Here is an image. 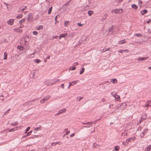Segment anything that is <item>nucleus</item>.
Wrapping results in <instances>:
<instances>
[{"instance_id":"obj_4","label":"nucleus","mask_w":151,"mask_h":151,"mask_svg":"<svg viewBox=\"0 0 151 151\" xmlns=\"http://www.w3.org/2000/svg\"><path fill=\"white\" fill-rule=\"evenodd\" d=\"M44 83L45 85H47L48 86L50 85H52V80H48L47 81H46Z\"/></svg>"},{"instance_id":"obj_22","label":"nucleus","mask_w":151,"mask_h":151,"mask_svg":"<svg viewBox=\"0 0 151 151\" xmlns=\"http://www.w3.org/2000/svg\"><path fill=\"white\" fill-rule=\"evenodd\" d=\"M132 7L135 9H137V6L135 4H133L132 5Z\"/></svg>"},{"instance_id":"obj_36","label":"nucleus","mask_w":151,"mask_h":151,"mask_svg":"<svg viewBox=\"0 0 151 151\" xmlns=\"http://www.w3.org/2000/svg\"><path fill=\"white\" fill-rule=\"evenodd\" d=\"M30 129V127H27V129L25 130V133H26Z\"/></svg>"},{"instance_id":"obj_46","label":"nucleus","mask_w":151,"mask_h":151,"mask_svg":"<svg viewBox=\"0 0 151 151\" xmlns=\"http://www.w3.org/2000/svg\"><path fill=\"white\" fill-rule=\"evenodd\" d=\"M35 60L36 61V62L37 63H39L40 62V60L39 59H36Z\"/></svg>"},{"instance_id":"obj_34","label":"nucleus","mask_w":151,"mask_h":151,"mask_svg":"<svg viewBox=\"0 0 151 151\" xmlns=\"http://www.w3.org/2000/svg\"><path fill=\"white\" fill-rule=\"evenodd\" d=\"M115 150L116 151H118L119 148V147L118 146H116L114 147Z\"/></svg>"},{"instance_id":"obj_54","label":"nucleus","mask_w":151,"mask_h":151,"mask_svg":"<svg viewBox=\"0 0 151 151\" xmlns=\"http://www.w3.org/2000/svg\"><path fill=\"white\" fill-rule=\"evenodd\" d=\"M106 50H105V49H104L101 50V52H106Z\"/></svg>"},{"instance_id":"obj_26","label":"nucleus","mask_w":151,"mask_h":151,"mask_svg":"<svg viewBox=\"0 0 151 151\" xmlns=\"http://www.w3.org/2000/svg\"><path fill=\"white\" fill-rule=\"evenodd\" d=\"M85 69L84 68H82L80 72V74H82L83 72L84 71Z\"/></svg>"},{"instance_id":"obj_56","label":"nucleus","mask_w":151,"mask_h":151,"mask_svg":"<svg viewBox=\"0 0 151 151\" xmlns=\"http://www.w3.org/2000/svg\"><path fill=\"white\" fill-rule=\"evenodd\" d=\"M151 102V100H148L147 102V104H149Z\"/></svg>"},{"instance_id":"obj_6","label":"nucleus","mask_w":151,"mask_h":151,"mask_svg":"<svg viewBox=\"0 0 151 151\" xmlns=\"http://www.w3.org/2000/svg\"><path fill=\"white\" fill-rule=\"evenodd\" d=\"M32 18V14L31 13H30L28 16L27 22H29Z\"/></svg>"},{"instance_id":"obj_16","label":"nucleus","mask_w":151,"mask_h":151,"mask_svg":"<svg viewBox=\"0 0 151 151\" xmlns=\"http://www.w3.org/2000/svg\"><path fill=\"white\" fill-rule=\"evenodd\" d=\"M147 12V10L144 9L141 11L140 13L142 15H143Z\"/></svg>"},{"instance_id":"obj_29","label":"nucleus","mask_w":151,"mask_h":151,"mask_svg":"<svg viewBox=\"0 0 151 151\" xmlns=\"http://www.w3.org/2000/svg\"><path fill=\"white\" fill-rule=\"evenodd\" d=\"M52 7H50V8H49L48 11V13L49 14H50V13L51 12L52 10Z\"/></svg>"},{"instance_id":"obj_20","label":"nucleus","mask_w":151,"mask_h":151,"mask_svg":"<svg viewBox=\"0 0 151 151\" xmlns=\"http://www.w3.org/2000/svg\"><path fill=\"white\" fill-rule=\"evenodd\" d=\"M88 14L89 16H91L93 14V11L89 10L88 11Z\"/></svg>"},{"instance_id":"obj_5","label":"nucleus","mask_w":151,"mask_h":151,"mask_svg":"<svg viewBox=\"0 0 151 151\" xmlns=\"http://www.w3.org/2000/svg\"><path fill=\"white\" fill-rule=\"evenodd\" d=\"M127 130H124L123 132H122L121 134V136L124 137L126 136L127 135Z\"/></svg>"},{"instance_id":"obj_3","label":"nucleus","mask_w":151,"mask_h":151,"mask_svg":"<svg viewBox=\"0 0 151 151\" xmlns=\"http://www.w3.org/2000/svg\"><path fill=\"white\" fill-rule=\"evenodd\" d=\"M15 19H10L9 21H7V23L11 25H12L14 24V21Z\"/></svg>"},{"instance_id":"obj_35","label":"nucleus","mask_w":151,"mask_h":151,"mask_svg":"<svg viewBox=\"0 0 151 151\" xmlns=\"http://www.w3.org/2000/svg\"><path fill=\"white\" fill-rule=\"evenodd\" d=\"M41 126H40L39 127L36 128L35 129H36V130H37V131H40L41 130Z\"/></svg>"},{"instance_id":"obj_11","label":"nucleus","mask_w":151,"mask_h":151,"mask_svg":"<svg viewBox=\"0 0 151 151\" xmlns=\"http://www.w3.org/2000/svg\"><path fill=\"white\" fill-rule=\"evenodd\" d=\"M36 70H34L31 72V73L30 74V76H31V78H33L34 77L35 74V73Z\"/></svg>"},{"instance_id":"obj_1","label":"nucleus","mask_w":151,"mask_h":151,"mask_svg":"<svg viewBox=\"0 0 151 151\" xmlns=\"http://www.w3.org/2000/svg\"><path fill=\"white\" fill-rule=\"evenodd\" d=\"M112 13H114L115 14L121 13L122 12V9H115L114 10H112L111 11Z\"/></svg>"},{"instance_id":"obj_58","label":"nucleus","mask_w":151,"mask_h":151,"mask_svg":"<svg viewBox=\"0 0 151 151\" xmlns=\"http://www.w3.org/2000/svg\"><path fill=\"white\" fill-rule=\"evenodd\" d=\"M4 5H6L7 6V9H8V6H7V5H8V4H7V3H5V2L4 3Z\"/></svg>"},{"instance_id":"obj_51","label":"nucleus","mask_w":151,"mask_h":151,"mask_svg":"<svg viewBox=\"0 0 151 151\" xmlns=\"http://www.w3.org/2000/svg\"><path fill=\"white\" fill-rule=\"evenodd\" d=\"M83 25V24H82L80 23H77V25L79 26H82Z\"/></svg>"},{"instance_id":"obj_31","label":"nucleus","mask_w":151,"mask_h":151,"mask_svg":"<svg viewBox=\"0 0 151 151\" xmlns=\"http://www.w3.org/2000/svg\"><path fill=\"white\" fill-rule=\"evenodd\" d=\"M18 123L17 122H15L12 123L11 124L13 126H15L17 125Z\"/></svg>"},{"instance_id":"obj_2","label":"nucleus","mask_w":151,"mask_h":151,"mask_svg":"<svg viewBox=\"0 0 151 151\" xmlns=\"http://www.w3.org/2000/svg\"><path fill=\"white\" fill-rule=\"evenodd\" d=\"M147 131H148L147 129H145L144 130L143 132H142L141 133V134H140V136L141 137H144V136H145V134L147 132Z\"/></svg>"},{"instance_id":"obj_8","label":"nucleus","mask_w":151,"mask_h":151,"mask_svg":"<svg viewBox=\"0 0 151 151\" xmlns=\"http://www.w3.org/2000/svg\"><path fill=\"white\" fill-rule=\"evenodd\" d=\"M66 109H63L60 110L58 112V114H61L65 112L66 111Z\"/></svg>"},{"instance_id":"obj_61","label":"nucleus","mask_w":151,"mask_h":151,"mask_svg":"<svg viewBox=\"0 0 151 151\" xmlns=\"http://www.w3.org/2000/svg\"><path fill=\"white\" fill-rule=\"evenodd\" d=\"M61 87H62L63 89L64 88V84H62L61 85Z\"/></svg>"},{"instance_id":"obj_33","label":"nucleus","mask_w":151,"mask_h":151,"mask_svg":"<svg viewBox=\"0 0 151 151\" xmlns=\"http://www.w3.org/2000/svg\"><path fill=\"white\" fill-rule=\"evenodd\" d=\"M39 136V135H34L32 137H30L29 138L34 139L35 138H37Z\"/></svg>"},{"instance_id":"obj_28","label":"nucleus","mask_w":151,"mask_h":151,"mask_svg":"<svg viewBox=\"0 0 151 151\" xmlns=\"http://www.w3.org/2000/svg\"><path fill=\"white\" fill-rule=\"evenodd\" d=\"M43 28V26H39L37 27V30H39L40 29H42Z\"/></svg>"},{"instance_id":"obj_21","label":"nucleus","mask_w":151,"mask_h":151,"mask_svg":"<svg viewBox=\"0 0 151 151\" xmlns=\"http://www.w3.org/2000/svg\"><path fill=\"white\" fill-rule=\"evenodd\" d=\"M113 27V26H112L109 29L108 32H109V33L110 34H111V33H112V29H112Z\"/></svg>"},{"instance_id":"obj_49","label":"nucleus","mask_w":151,"mask_h":151,"mask_svg":"<svg viewBox=\"0 0 151 151\" xmlns=\"http://www.w3.org/2000/svg\"><path fill=\"white\" fill-rule=\"evenodd\" d=\"M114 97L116 99H118L119 98H120V97L118 95H116V96H114Z\"/></svg>"},{"instance_id":"obj_15","label":"nucleus","mask_w":151,"mask_h":151,"mask_svg":"<svg viewBox=\"0 0 151 151\" xmlns=\"http://www.w3.org/2000/svg\"><path fill=\"white\" fill-rule=\"evenodd\" d=\"M32 101H29L28 102H27L26 103L24 104V106H28L29 105H30L32 104Z\"/></svg>"},{"instance_id":"obj_39","label":"nucleus","mask_w":151,"mask_h":151,"mask_svg":"<svg viewBox=\"0 0 151 151\" xmlns=\"http://www.w3.org/2000/svg\"><path fill=\"white\" fill-rule=\"evenodd\" d=\"M83 97H78L77 98V99H78V101H80V100H81V99H83Z\"/></svg>"},{"instance_id":"obj_30","label":"nucleus","mask_w":151,"mask_h":151,"mask_svg":"<svg viewBox=\"0 0 151 151\" xmlns=\"http://www.w3.org/2000/svg\"><path fill=\"white\" fill-rule=\"evenodd\" d=\"M124 40H121L118 43L119 44H124L125 43L124 42Z\"/></svg>"},{"instance_id":"obj_60","label":"nucleus","mask_w":151,"mask_h":151,"mask_svg":"<svg viewBox=\"0 0 151 151\" xmlns=\"http://www.w3.org/2000/svg\"><path fill=\"white\" fill-rule=\"evenodd\" d=\"M71 0H70L69 1H68V2H67L64 5H67L71 1Z\"/></svg>"},{"instance_id":"obj_27","label":"nucleus","mask_w":151,"mask_h":151,"mask_svg":"<svg viewBox=\"0 0 151 151\" xmlns=\"http://www.w3.org/2000/svg\"><path fill=\"white\" fill-rule=\"evenodd\" d=\"M77 81H78L77 80V81H73V82H72L71 83H70V85L71 86L74 85L76 83Z\"/></svg>"},{"instance_id":"obj_44","label":"nucleus","mask_w":151,"mask_h":151,"mask_svg":"<svg viewBox=\"0 0 151 151\" xmlns=\"http://www.w3.org/2000/svg\"><path fill=\"white\" fill-rule=\"evenodd\" d=\"M32 132V131H30L27 134V136H29L30 135L31 133Z\"/></svg>"},{"instance_id":"obj_42","label":"nucleus","mask_w":151,"mask_h":151,"mask_svg":"<svg viewBox=\"0 0 151 151\" xmlns=\"http://www.w3.org/2000/svg\"><path fill=\"white\" fill-rule=\"evenodd\" d=\"M24 21H25V19H24L22 20H20L19 22V23L20 24H22V22H24Z\"/></svg>"},{"instance_id":"obj_10","label":"nucleus","mask_w":151,"mask_h":151,"mask_svg":"<svg viewBox=\"0 0 151 151\" xmlns=\"http://www.w3.org/2000/svg\"><path fill=\"white\" fill-rule=\"evenodd\" d=\"M110 82L114 83H117V81L116 79L114 78L111 79L110 80Z\"/></svg>"},{"instance_id":"obj_40","label":"nucleus","mask_w":151,"mask_h":151,"mask_svg":"<svg viewBox=\"0 0 151 151\" xmlns=\"http://www.w3.org/2000/svg\"><path fill=\"white\" fill-rule=\"evenodd\" d=\"M33 35H37L38 34V33L36 31H33Z\"/></svg>"},{"instance_id":"obj_7","label":"nucleus","mask_w":151,"mask_h":151,"mask_svg":"<svg viewBox=\"0 0 151 151\" xmlns=\"http://www.w3.org/2000/svg\"><path fill=\"white\" fill-rule=\"evenodd\" d=\"M13 30L19 33H22V30L19 29L14 28L13 29Z\"/></svg>"},{"instance_id":"obj_9","label":"nucleus","mask_w":151,"mask_h":151,"mask_svg":"<svg viewBox=\"0 0 151 151\" xmlns=\"http://www.w3.org/2000/svg\"><path fill=\"white\" fill-rule=\"evenodd\" d=\"M148 58V57H146L145 58H141V57H139L138 58V60L139 61L142 60V61H143L144 60H146Z\"/></svg>"},{"instance_id":"obj_47","label":"nucleus","mask_w":151,"mask_h":151,"mask_svg":"<svg viewBox=\"0 0 151 151\" xmlns=\"http://www.w3.org/2000/svg\"><path fill=\"white\" fill-rule=\"evenodd\" d=\"M61 144V143L60 142H55V145L56 144H58L59 145H60Z\"/></svg>"},{"instance_id":"obj_17","label":"nucleus","mask_w":151,"mask_h":151,"mask_svg":"<svg viewBox=\"0 0 151 151\" xmlns=\"http://www.w3.org/2000/svg\"><path fill=\"white\" fill-rule=\"evenodd\" d=\"M17 48L19 50H22L24 49V47L23 46H20V45L18 46L17 47Z\"/></svg>"},{"instance_id":"obj_41","label":"nucleus","mask_w":151,"mask_h":151,"mask_svg":"<svg viewBox=\"0 0 151 151\" xmlns=\"http://www.w3.org/2000/svg\"><path fill=\"white\" fill-rule=\"evenodd\" d=\"M22 14H20L17 17V19H20V18H21L22 17Z\"/></svg>"},{"instance_id":"obj_57","label":"nucleus","mask_w":151,"mask_h":151,"mask_svg":"<svg viewBox=\"0 0 151 151\" xmlns=\"http://www.w3.org/2000/svg\"><path fill=\"white\" fill-rule=\"evenodd\" d=\"M75 135V133H73L70 135V137H73Z\"/></svg>"},{"instance_id":"obj_64","label":"nucleus","mask_w":151,"mask_h":151,"mask_svg":"<svg viewBox=\"0 0 151 151\" xmlns=\"http://www.w3.org/2000/svg\"><path fill=\"white\" fill-rule=\"evenodd\" d=\"M141 130V127H139L138 128V129H137V131H140Z\"/></svg>"},{"instance_id":"obj_32","label":"nucleus","mask_w":151,"mask_h":151,"mask_svg":"<svg viewBox=\"0 0 151 151\" xmlns=\"http://www.w3.org/2000/svg\"><path fill=\"white\" fill-rule=\"evenodd\" d=\"M76 67H71L70 68V70H74L76 69Z\"/></svg>"},{"instance_id":"obj_63","label":"nucleus","mask_w":151,"mask_h":151,"mask_svg":"<svg viewBox=\"0 0 151 151\" xmlns=\"http://www.w3.org/2000/svg\"><path fill=\"white\" fill-rule=\"evenodd\" d=\"M101 101H102V102H104L106 100L105 99H101Z\"/></svg>"},{"instance_id":"obj_50","label":"nucleus","mask_w":151,"mask_h":151,"mask_svg":"<svg viewBox=\"0 0 151 151\" xmlns=\"http://www.w3.org/2000/svg\"><path fill=\"white\" fill-rule=\"evenodd\" d=\"M4 96L2 95H1L0 96V99H1L2 100V101H3L4 99H3V97H4Z\"/></svg>"},{"instance_id":"obj_19","label":"nucleus","mask_w":151,"mask_h":151,"mask_svg":"<svg viewBox=\"0 0 151 151\" xmlns=\"http://www.w3.org/2000/svg\"><path fill=\"white\" fill-rule=\"evenodd\" d=\"M51 97L50 96H46V97H44L43 99H42L43 100V101H45V100H48V99H49Z\"/></svg>"},{"instance_id":"obj_13","label":"nucleus","mask_w":151,"mask_h":151,"mask_svg":"<svg viewBox=\"0 0 151 151\" xmlns=\"http://www.w3.org/2000/svg\"><path fill=\"white\" fill-rule=\"evenodd\" d=\"M151 150V145L148 146L147 147L145 148V151H150Z\"/></svg>"},{"instance_id":"obj_48","label":"nucleus","mask_w":151,"mask_h":151,"mask_svg":"<svg viewBox=\"0 0 151 151\" xmlns=\"http://www.w3.org/2000/svg\"><path fill=\"white\" fill-rule=\"evenodd\" d=\"M14 130H15V129H14V128H12V129H10L9 130V132H13Z\"/></svg>"},{"instance_id":"obj_24","label":"nucleus","mask_w":151,"mask_h":151,"mask_svg":"<svg viewBox=\"0 0 151 151\" xmlns=\"http://www.w3.org/2000/svg\"><path fill=\"white\" fill-rule=\"evenodd\" d=\"M142 1L140 0H139V1H138L139 6H140V8H141L142 7Z\"/></svg>"},{"instance_id":"obj_37","label":"nucleus","mask_w":151,"mask_h":151,"mask_svg":"<svg viewBox=\"0 0 151 151\" xmlns=\"http://www.w3.org/2000/svg\"><path fill=\"white\" fill-rule=\"evenodd\" d=\"M131 138H129V139H127L126 140V141L127 143L128 142H129L130 141V140H131Z\"/></svg>"},{"instance_id":"obj_38","label":"nucleus","mask_w":151,"mask_h":151,"mask_svg":"<svg viewBox=\"0 0 151 151\" xmlns=\"http://www.w3.org/2000/svg\"><path fill=\"white\" fill-rule=\"evenodd\" d=\"M69 22V21H65L64 23V25L65 27L67 26Z\"/></svg>"},{"instance_id":"obj_23","label":"nucleus","mask_w":151,"mask_h":151,"mask_svg":"<svg viewBox=\"0 0 151 151\" xmlns=\"http://www.w3.org/2000/svg\"><path fill=\"white\" fill-rule=\"evenodd\" d=\"M134 35L137 37H142V35L141 33L135 34Z\"/></svg>"},{"instance_id":"obj_45","label":"nucleus","mask_w":151,"mask_h":151,"mask_svg":"<svg viewBox=\"0 0 151 151\" xmlns=\"http://www.w3.org/2000/svg\"><path fill=\"white\" fill-rule=\"evenodd\" d=\"M124 51V50H118V52L121 53H122Z\"/></svg>"},{"instance_id":"obj_14","label":"nucleus","mask_w":151,"mask_h":151,"mask_svg":"<svg viewBox=\"0 0 151 151\" xmlns=\"http://www.w3.org/2000/svg\"><path fill=\"white\" fill-rule=\"evenodd\" d=\"M146 117H147V115L146 114H145L144 115V117L143 118L142 117H141V120H140L139 121V124L141 123L142 121L143 120L145 119L146 118Z\"/></svg>"},{"instance_id":"obj_43","label":"nucleus","mask_w":151,"mask_h":151,"mask_svg":"<svg viewBox=\"0 0 151 151\" xmlns=\"http://www.w3.org/2000/svg\"><path fill=\"white\" fill-rule=\"evenodd\" d=\"M124 0H116V1L117 3H119L121 2Z\"/></svg>"},{"instance_id":"obj_25","label":"nucleus","mask_w":151,"mask_h":151,"mask_svg":"<svg viewBox=\"0 0 151 151\" xmlns=\"http://www.w3.org/2000/svg\"><path fill=\"white\" fill-rule=\"evenodd\" d=\"M7 53L6 52H4V59L6 60L7 58Z\"/></svg>"},{"instance_id":"obj_52","label":"nucleus","mask_w":151,"mask_h":151,"mask_svg":"<svg viewBox=\"0 0 151 151\" xmlns=\"http://www.w3.org/2000/svg\"><path fill=\"white\" fill-rule=\"evenodd\" d=\"M120 107V105L119 104L115 107V108L118 109V108H119Z\"/></svg>"},{"instance_id":"obj_18","label":"nucleus","mask_w":151,"mask_h":151,"mask_svg":"<svg viewBox=\"0 0 151 151\" xmlns=\"http://www.w3.org/2000/svg\"><path fill=\"white\" fill-rule=\"evenodd\" d=\"M126 104L125 103H123V104H122L121 105H120V107L123 108V109L126 108Z\"/></svg>"},{"instance_id":"obj_62","label":"nucleus","mask_w":151,"mask_h":151,"mask_svg":"<svg viewBox=\"0 0 151 151\" xmlns=\"http://www.w3.org/2000/svg\"><path fill=\"white\" fill-rule=\"evenodd\" d=\"M124 52H126L128 53L129 52V51L128 50H124Z\"/></svg>"},{"instance_id":"obj_59","label":"nucleus","mask_w":151,"mask_h":151,"mask_svg":"<svg viewBox=\"0 0 151 151\" xmlns=\"http://www.w3.org/2000/svg\"><path fill=\"white\" fill-rule=\"evenodd\" d=\"M88 5H87L86 6L84 7L83 8V9L84 10H86L87 9L86 8H87V7H88Z\"/></svg>"},{"instance_id":"obj_53","label":"nucleus","mask_w":151,"mask_h":151,"mask_svg":"<svg viewBox=\"0 0 151 151\" xmlns=\"http://www.w3.org/2000/svg\"><path fill=\"white\" fill-rule=\"evenodd\" d=\"M10 109H8V110L7 111L5 112V113L4 114H6L8 113L10 111Z\"/></svg>"},{"instance_id":"obj_12","label":"nucleus","mask_w":151,"mask_h":151,"mask_svg":"<svg viewBox=\"0 0 151 151\" xmlns=\"http://www.w3.org/2000/svg\"><path fill=\"white\" fill-rule=\"evenodd\" d=\"M67 34L66 33L60 35L59 36V39H60L61 37H64L66 36Z\"/></svg>"},{"instance_id":"obj_55","label":"nucleus","mask_w":151,"mask_h":151,"mask_svg":"<svg viewBox=\"0 0 151 151\" xmlns=\"http://www.w3.org/2000/svg\"><path fill=\"white\" fill-rule=\"evenodd\" d=\"M93 123V122H88L86 123V124H92Z\"/></svg>"}]
</instances>
